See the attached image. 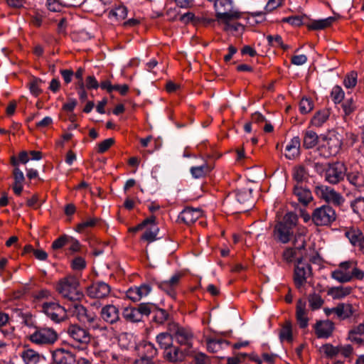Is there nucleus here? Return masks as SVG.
<instances>
[{
  "mask_svg": "<svg viewBox=\"0 0 364 364\" xmlns=\"http://www.w3.org/2000/svg\"><path fill=\"white\" fill-rule=\"evenodd\" d=\"M296 222L297 216L296 214L293 213H287L283 220L275 225L273 230L274 239L283 244L288 243L293 237Z\"/></svg>",
  "mask_w": 364,
  "mask_h": 364,
  "instance_id": "obj_1",
  "label": "nucleus"
},
{
  "mask_svg": "<svg viewBox=\"0 0 364 364\" xmlns=\"http://www.w3.org/2000/svg\"><path fill=\"white\" fill-rule=\"evenodd\" d=\"M55 288L60 295L71 301H78L83 296L78 278L72 274L60 279Z\"/></svg>",
  "mask_w": 364,
  "mask_h": 364,
  "instance_id": "obj_2",
  "label": "nucleus"
},
{
  "mask_svg": "<svg viewBox=\"0 0 364 364\" xmlns=\"http://www.w3.org/2000/svg\"><path fill=\"white\" fill-rule=\"evenodd\" d=\"M67 333L73 343V346L79 350L85 349L91 341L88 330L77 324L70 325Z\"/></svg>",
  "mask_w": 364,
  "mask_h": 364,
  "instance_id": "obj_3",
  "label": "nucleus"
},
{
  "mask_svg": "<svg viewBox=\"0 0 364 364\" xmlns=\"http://www.w3.org/2000/svg\"><path fill=\"white\" fill-rule=\"evenodd\" d=\"M168 330L180 345L186 346L188 348L192 347L193 335L189 328L182 327L176 323H171L168 324Z\"/></svg>",
  "mask_w": 364,
  "mask_h": 364,
  "instance_id": "obj_4",
  "label": "nucleus"
},
{
  "mask_svg": "<svg viewBox=\"0 0 364 364\" xmlns=\"http://www.w3.org/2000/svg\"><path fill=\"white\" fill-rule=\"evenodd\" d=\"M335 210L329 205L316 208L312 214V220L316 225H328L336 220Z\"/></svg>",
  "mask_w": 364,
  "mask_h": 364,
  "instance_id": "obj_5",
  "label": "nucleus"
},
{
  "mask_svg": "<svg viewBox=\"0 0 364 364\" xmlns=\"http://www.w3.org/2000/svg\"><path fill=\"white\" fill-rule=\"evenodd\" d=\"M347 168L342 162H335L328 166L326 170V180L332 184H336L344 179Z\"/></svg>",
  "mask_w": 364,
  "mask_h": 364,
  "instance_id": "obj_6",
  "label": "nucleus"
},
{
  "mask_svg": "<svg viewBox=\"0 0 364 364\" xmlns=\"http://www.w3.org/2000/svg\"><path fill=\"white\" fill-rule=\"evenodd\" d=\"M311 274V264L299 260L294 268V281L296 287L297 288L304 287Z\"/></svg>",
  "mask_w": 364,
  "mask_h": 364,
  "instance_id": "obj_7",
  "label": "nucleus"
},
{
  "mask_svg": "<svg viewBox=\"0 0 364 364\" xmlns=\"http://www.w3.org/2000/svg\"><path fill=\"white\" fill-rule=\"evenodd\" d=\"M316 192L321 198L335 205H341L345 201L344 198L341 193L326 186L317 187Z\"/></svg>",
  "mask_w": 364,
  "mask_h": 364,
  "instance_id": "obj_8",
  "label": "nucleus"
},
{
  "mask_svg": "<svg viewBox=\"0 0 364 364\" xmlns=\"http://www.w3.org/2000/svg\"><path fill=\"white\" fill-rule=\"evenodd\" d=\"M353 265L354 260H349L340 263L338 267L331 272V277L341 283H346L351 281V272Z\"/></svg>",
  "mask_w": 364,
  "mask_h": 364,
  "instance_id": "obj_9",
  "label": "nucleus"
},
{
  "mask_svg": "<svg viewBox=\"0 0 364 364\" xmlns=\"http://www.w3.org/2000/svg\"><path fill=\"white\" fill-rule=\"evenodd\" d=\"M342 146V139L340 134L337 133H331L324 138L323 146L327 149L326 156H334L337 154Z\"/></svg>",
  "mask_w": 364,
  "mask_h": 364,
  "instance_id": "obj_10",
  "label": "nucleus"
},
{
  "mask_svg": "<svg viewBox=\"0 0 364 364\" xmlns=\"http://www.w3.org/2000/svg\"><path fill=\"white\" fill-rule=\"evenodd\" d=\"M11 164L14 166L13 170L14 181L12 186V188L14 193L17 196H19L23 191L25 177L23 171L18 168V162L14 156L11 157Z\"/></svg>",
  "mask_w": 364,
  "mask_h": 364,
  "instance_id": "obj_11",
  "label": "nucleus"
},
{
  "mask_svg": "<svg viewBox=\"0 0 364 364\" xmlns=\"http://www.w3.org/2000/svg\"><path fill=\"white\" fill-rule=\"evenodd\" d=\"M151 291L149 284H143L140 286L130 287L126 291V296L133 302L140 301L142 298L148 296Z\"/></svg>",
  "mask_w": 364,
  "mask_h": 364,
  "instance_id": "obj_12",
  "label": "nucleus"
},
{
  "mask_svg": "<svg viewBox=\"0 0 364 364\" xmlns=\"http://www.w3.org/2000/svg\"><path fill=\"white\" fill-rule=\"evenodd\" d=\"M345 235L354 247L364 252V235L358 228L354 227L346 228Z\"/></svg>",
  "mask_w": 364,
  "mask_h": 364,
  "instance_id": "obj_13",
  "label": "nucleus"
},
{
  "mask_svg": "<svg viewBox=\"0 0 364 364\" xmlns=\"http://www.w3.org/2000/svg\"><path fill=\"white\" fill-rule=\"evenodd\" d=\"M110 293V287L105 282H96L88 287L87 295L91 298L102 299Z\"/></svg>",
  "mask_w": 364,
  "mask_h": 364,
  "instance_id": "obj_14",
  "label": "nucleus"
},
{
  "mask_svg": "<svg viewBox=\"0 0 364 364\" xmlns=\"http://www.w3.org/2000/svg\"><path fill=\"white\" fill-rule=\"evenodd\" d=\"M47 316L54 322L60 323L66 318V310L58 304L47 302Z\"/></svg>",
  "mask_w": 364,
  "mask_h": 364,
  "instance_id": "obj_15",
  "label": "nucleus"
},
{
  "mask_svg": "<svg viewBox=\"0 0 364 364\" xmlns=\"http://www.w3.org/2000/svg\"><path fill=\"white\" fill-rule=\"evenodd\" d=\"M53 364H73L76 361L75 355L68 350L58 349L52 353Z\"/></svg>",
  "mask_w": 364,
  "mask_h": 364,
  "instance_id": "obj_16",
  "label": "nucleus"
},
{
  "mask_svg": "<svg viewBox=\"0 0 364 364\" xmlns=\"http://www.w3.org/2000/svg\"><path fill=\"white\" fill-rule=\"evenodd\" d=\"M203 212L199 208H186L180 213L178 219L185 224L190 225L202 216Z\"/></svg>",
  "mask_w": 364,
  "mask_h": 364,
  "instance_id": "obj_17",
  "label": "nucleus"
},
{
  "mask_svg": "<svg viewBox=\"0 0 364 364\" xmlns=\"http://www.w3.org/2000/svg\"><path fill=\"white\" fill-rule=\"evenodd\" d=\"M240 18H233L232 19L225 20L220 23L223 26V30L228 33H230L235 36H240L245 31V26L238 22Z\"/></svg>",
  "mask_w": 364,
  "mask_h": 364,
  "instance_id": "obj_18",
  "label": "nucleus"
},
{
  "mask_svg": "<svg viewBox=\"0 0 364 364\" xmlns=\"http://www.w3.org/2000/svg\"><path fill=\"white\" fill-rule=\"evenodd\" d=\"M296 317L299 326L302 328H306L309 323L308 311L306 309V303L305 300L299 299L296 308Z\"/></svg>",
  "mask_w": 364,
  "mask_h": 364,
  "instance_id": "obj_19",
  "label": "nucleus"
},
{
  "mask_svg": "<svg viewBox=\"0 0 364 364\" xmlns=\"http://www.w3.org/2000/svg\"><path fill=\"white\" fill-rule=\"evenodd\" d=\"M100 315L102 318L109 323H114L119 319V309L112 304L102 307Z\"/></svg>",
  "mask_w": 364,
  "mask_h": 364,
  "instance_id": "obj_20",
  "label": "nucleus"
},
{
  "mask_svg": "<svg viewBox=\"0 0 364 364\" xmlns=\"http://www.w3.org/2000/svg\"><path fill=\"white\" fill-rule=\"evenodd\" d=\"M334 328L333 323L331 321H319L315 324V333L318 338H328Z\"/></svg>",
  "mask_w": 364,
  "mask_h": 364,
  "instance_id": "obj_21",
  "label": "nucleus"
},
{
  "mask_svg": "<svg viewBox=\"0 0 364 364\" xmlns=\"http://www.w3.org/2000/svg\"><path fill=\"white\" fill-rule=\"evenodd\" d=\"M163 356L169 362L176 363L183 360L184 353L179 347L171 345L164 350Z\"/></svg>",
  "mask_w": 364,
  "mask_h": 364,
  "instance_id": "obj_22",
  "label": "nucleus"
},
{
  "mask_svg": "<svg viewBox=\"0 0 364 364\" xmlns=\"http://www.w3.org/2000/svg\"><path fill=\"white\" fill-rule=\"evenodd\" d=\"M301 141L299 136L293 137L287 144L285 156L289 159H294L299 155Z\"/></svg>",
  "mask_w": 364,
  "mask_h": 364,
  "instance_id": "obj_23",
  "label": "nucleus"
},
{
  "mask_svg": "<svg viewBox=\"0 0 364 364\" xmlns=\"http://www.w3.org/2000/svg\"><path fill=\"white\" fill-rule=\"evenodd\" d=\"M346 176L348 182L357 188H362L364 186V176L358 169L347 170Z\"/></svg>",
  "mask_w": 364,
  "mask_h": 364,
  "instance_id": "obj_24",
  "label": "nucleus"
},
{
  "mask_svg": "<svg viewBox=\"0 0 364 364\" xmlns=\"http://www.w3.org/2000/svg\"><path fill=\"white\" fill-rule=\"evenodd\" d=\"M21 358L25 364H37L41 360L44 359L43 355L31 348H25L21 353Z\"/></svg>",
  "mask_w": 364,
  "mask_h": 364,
  "instance_id": "obj_25",
  "label": "nucleus"
},
{
  "mask_svg": "<svg viewBox=\"0 0 364 364\" xmlns=\"http://www.w3.org/2000/svg\"><path fill=\"white\" fill-rule=\"evenodd\" d=\"M294 193L298 200L304 205L309 203L313 198L311 191L300 184L294 186Z\"/></svg>",
  "mask_w": 364,
  "mask_h": 364,
  "instance_id": "obj_26",
  "label": "nucleus"
},
{
  "mask_svg": "<svg viewBox=\"0 0 364 364\" xmlns=\"http://www.w3.org/2000/svg\"><path fill=\"white\" fill-rule=\"evenodd\" d=\"M146 230L141 236V240L147 242L148 243L153 242L157 239V235L159 231V228L155 223V220L153 222H149L148 225L146 227Z\"/></svg>",
  "mask_w": 364,
  "mask_h": 364,
  "instance_id": "obj_27",
  "label": "nucleus"
},
{
  "mask_svg": "<svg viewBox=\"0 0 364 364\" xmlns=\"http://www.w3.org/2000/svg\"><path fill=\"white\" fill-rule=\"evenodd\" d=\"M213 169V166L206 162L198 166H192L190 169L192 176L195 178H200L207 176Z\"/></svg>",
  "mask_w": 364,
  "mask_h": 364,
  "instance_id": "obj_28",
  "label": "nucleus"
},
{
  "mask_svg": "<svg viewBox=\"0 0 364 364\" xmlns=\"http://www.w3.org/2000/svg\"><path fill=\"white\" fill-rule=\"evenodd\" d=\"M334 21L333 17L312 20L307 24V27L310 30H321L331 26Z\"/></svg>",
  "mask_w": 364,
  "mask_h": 364,
  "instance_id": "obj_29",
  "label": "nucleus"
},
{
  "mask_svg": "<svg viewBox=\"0 0 364 364\" xmlns=\"http://www.w3.org/2000/svg\"><path fill=\"white\" fill-rule=\"evenodd\" d=\"M351 291V287L340 286L330 288L328 291V295L331 296L333 299H341L349 295Z\"/></svg>",
  "mask_w": 364,
  "mask_h": 364,
  "instance_id": "obj_30",
  "label": "nucleus"
},
{
  "mask_svg": "<svg viewBox=\"0 0 364 364\" xmlns=\"http://www.w3.org/2000/svg\"><path fill=\"white\" fill-rule=\"evenodd\" d=\"M127 16V9L124 6H119L111 9L108 13V18L112 21H120Z\"/></svg>",
  "mask_w": 364,
  "mask_h": 364,
  "instance_id": "obj_31",
  "label": "nucleus"
},
{
  "mask_svg": "<svg viewBox=\"0 0 364 364\" xmlns=\"http://www.w3.org/2000/svg\"><path fill=\"white\" fill-rule=\"evenodd\" d=\"M353 314V306L349 304H340L335 307V314L341 319H346Z\"/></svg>",
  "mask_w": 364,
  "mask_h": 364,
  "instance_id": "obj_32",
  "label": "nucleus"
},
{
  "mask_svg": "<svg viewBox=\"0 0 364 364\" xmlns=\"http://www.w3.org/2000/svg\"><path fill=\"white\" fill-rule=\"evenodd\" d=\"M173 334L171 332L160 333L156 336V341L159 347L164 350L166 348L173 345Z\"/></svg>",
  "mask_w": 364,
  "mask_h": 364,
  "instance_id": "obj_33",
  "label": "nucleus"
},
{
  "mask_svg": "<svg viewBox=\"0 0 364 364\" xmlns=\"http://www.w3.org/2000/svg\"><path fill=\"white\" fill-rule=\"evenodd\" d=\"M94 355L99 358L102 364H108L112 361L118 360V355L109 350H95Z\"/></svg>",
  "mask_w": 364,
  "mask_h": 364,
  "instance_id": "obj_34",
  "label": "nucleus"
},
{
  "mask_svg": "<svg viewBox=\"0 0 364 364\" xmlns=\"http://www.w3.org/2000/svg\"><path fill=\"white\" fill-rule=\"evenodd\" d=\"M279 338L282 341L291 343L293 341V329L291 322L286 321L282 326L279 332Z\"/></svg>",
  "mask_w": 364,
  "mask_h": 364,
  "instance_id": "obj_35",
  "label": "nucleus"
},
{
  "mask_svg": "<svg viewBox=\"0 0 364 364\" xmlns=\"http://www.w3.org/2000/svg\"><path fill=\"white\" fill-rule=\"evenodd\" d=\"M44 82L38 77H32L28 85L32 95L37 97L43 91V85Z\"/></svg>",
  "mask_w": 364,
  "mask_h": 364,
  "instance_id": "obj_36",
  "label": "nucleus"
},
{
  "mask_svg": "<svg viewBox=\"0 0 364 364\" xmlns=\"http://www.w3.org/2000/svg\"><path fill=\"white\" fill-rule=\"evenodd\" d=\"M122 315L124 319L129 322H138L141 320L139 311L134 307L125 308Z\"/></svg>",
  "mask_w": 364,
  "mask_h": 364,
  "instance_id": "obj_37",
  "label": "nucleus"
},
{
  "mask_svg": "<svg viewBox=\"0 0 364 364\" xmlns=\"http://www.w3.org/2000/svg\"><path fill=\"white\" fill-rule=\"evenodd\" d=\"M299 239L301 240V244L296 247V248H287L283 252V259L287 262H291L296 256V249H302L305 247L304 239L299 236Z\"/></svg>",
  "mask_w": 364,
  "mask_h": 364,
  "instance_id": "obj_38",
  "label": "nucleus"
},
{
  "mask_svg": "<svg viewBox=\"0 0 364 364\" xmlns=\"http://www.w3.org/2000/svg\"><path fill=\"white\" fill-rule=\"evenodd\" d=\"M80 322L87 323L90 327L93 329L100 328V320L97 315L93 312H90L87 310L85 315L82 317Z\"/></svg>",
  "mask_w": 364,
  "mask_h": 364,
  "instance_id": "obj_39",
  "label": "nucleus"
},
{
  "mask_svg": "<svg viewBox=\"0 0 364 364\" xmlns=\"http://www.w3.org/2000/svg\"><path fill=\"white\" fill-rule=\"evenodd\" d=\"M80 322L87 323L90 327L93 329L100 328V320L97 315L93 312H90L87 310L85 315L82 317Z\"/></svg>",
  "mask_w": 364,
  "mask_h": 364,
  "instance_id": "obj_40",
  "label": "nucleus"
},
{
  "mask_svg": "<svg viewBox=\"0 0 364 364\" xmlns=\"http://www.w3.org/2000/svg\"><path fill=\"white\" fill-rule=\"evenodd\" d=\"M80 322L87 323L90 327L93 329L100 328V320L97 315L93 312H90L87 310L85 315L82 317Z\"/></svg>",
  "mask_w": 364,
  "mask_h": 364,
  "instance_id": "obj_41",
  "label": "nucleus"
},
{
  "mask_svg": "<svg viewBox=\"0 0 364 364\" xmlns=\"http://www.w3.org/2000/svg\"><path fill=\"white\" fill-rule=\"evenodd\" d=\"M318 135L316 132L309 130L304 135V146L306 149H311L315 146L318 142Z\"/></svg>",
  "mask_w": 364,
  "mask_h": 364,
  "instance_id": "obj_42",
  "label": "nucleus"
},
{
  "mask_svg": "<svg viewBox=\"0 0 364 364\" xmlns=\"http://www.w3.org/2000/svg\"><path fill=\"white\" fill-rule=\"evenodd\" d=\"M293 178L295 181H296V184H300L304 181H306L308 178V173L304 167L303 166H296L293 170Z\"/></svg>",
  "mask_w": 364,
  "mask_h": 364,
  "instance_id": "obj_43",
  "label": "nucleus"
},
{
  "mask_svg": "<svg viewBox=\"0 0 364 364\" xmlns=\"http://www.w3.org/2000/svg\"><path fill=\"white\" fill-rule=\"evenodd\" d=\"M99 220L97 218H90L85 221L77 224L75 230L78 232H85L87 229L94 228L97 224Z\"/></svg>",
  "mask_w": 364,
  "mask_h": 364,
  "instance_id": "obj_44",
  "label": "nucleus"
},
{
  "mask_svg": "<svg viewBox=\"0 0 364 364\" xmlns=\"http://www.w3.org/2000/svg\"><path fill=\"white\" fill-rule=\"evenodd\" d=\"M308 301L310 309L312 311L319 309L323 304V299L318 294H311L308 296Z\"/></svg>",
  "mask_w": 364,
  "mask_h": 364,
  "instance_id": "obj_45",
  "label": "nucleus"
},
{
  "mask_svg": "<svg viewBox=\"0 0 364 364\" xmlns=\"http://www.w3.org/2000/svg\"><path fill=\"white\" fill-rule=\"evenodd\" d=\"M329 112L328 110H321L316 113L311 119V124L316 127H321L328 118Z\"/></svg>",
  "mask_w": 364,
  "mask_h": 364,
  "instance_id": "obj_46",
  "label": "nucleus"
},
{
  "mask_svg": "<svg viewBox=\"0 0 364 364\" xmlns=\"http://www.w3.org/2000/svg\"><path fill=\"white\" fill-rule=\"evenodd\" d=\"M237 200L242 204H245L252 200V190L250 188H242L237 191Z\"/></svg>",
  "mask_w": 364,
  "mask_h": 364,
  "instance_id": "obj_47",
  "label": "nucleus"
},
{
  "mask_svg": "<svg viewBox=\"0 0 364 364\" xmlns=\"http://www.w3.org/2000/svg\"><path fill=\"white\" fill-rule=\"evenodd\" d=\"M267 40L268 43L273 47L281 48L284 50L289 48V46L283 43L282 38L279 35H269L267 36Z\"/></svg>",
  "mask_w": 364,
  "mask_h": 364,
  "instance_id": "obj_48",
  "label": "nucleus"
},
{
  "mask_svg": "<svg viewBox=\"0 0 364 364\" xmlns=\"http://www.w3.org/2000/svg\"><path fill=\"white\" fill-rule=\"evenodd\" d=\"M321 351L327 357L333 358L338 355V346H334L330 343L323 345L321 347Z\"/></svg>",
  "mask_w": 364,
  "mask_h": 364,
  "instance_id": "obj_49",
  "label": "nucleus"
},
{
  "mask_svg": "<svg viewBox=\"0 0 364 364\" xmlns=\"http://www.w3.org/2000/svg\"><path fill=\"white\" fill-rule=\"evenodd\" d=\"M351 208L355 213L364 218V197L355 199L351 203Z\"/></svg>",
  "mask_w": 364,
  "mask_h": 364,
  "instance_id": "obj_50",
  "label": "nucleus"
},
{
  "mask_svg": "<svg viewBox=\"0 0 364 364\" xmlns=\"http://www.w3.org/2000/svg\"><path fill=\"white\" fill-rule=\"evenodd\" d=\"M56 19H55L54 17L51 16L50 12H47V18L50 21L54 20L58 21V31L59 33H64L66 28L65 19L59 14L56 15Z\"/></svg>",
  "mask_w": 364,
  "mask_h": 364,
  "instance_id": "obj_51",
  "label": "nucleus"
},
{
  "mask_svg": "<svg viewBox=\"0 0 364 364\" xmlns=\"http://www.w3.org/2000/svg\"><path fill=\"white\" fill-rule=\"evenodd\" d=\"M36 328H37L35 326ZM30 341L36 344L41 345L46 343V334L41 330L36 329V331L30 335Z\"/></svg>",
  "mask_w": 364,
  "mask_h": 364,
  "instance_id": "obj_52",
  "label": "nucleus"
},
{
  "mask_svg": "<svg viewBox=\"0 0 364 364\" xmlns=\"http://www.w3.org/2000/svg\"><path fill=\"white\" fill-rule=\"evenodd\" d=\"M314 108V102L311 99L302 98L299 102V110L305 114L310 112Z\"/></svg>",
  "mask_w": 364,
  "mask_h": 364,
  "instance_id": "obj_53",
  "label": "nucleus"
},
{
  "mask_svg": "<svg viewBox=\"0 0 364 364\" xmlns=\"http://www.w3.org/2000/svg\"><path fill=\"white\" fill-rule=\"evenodd\" d=\"M136 309L139 311L141 318L144 315L149 316L156 309V306L151 303H141Z\"/></svg>",
  "mask_w": 364,
  "mask_h": 364,
  "instance_id": "obj_54",
  "label": "nucleus"
},
{
  "mask_svg": "<svg viewBox=\"0 0 364 364\" xmlns=\"http://www.w3.org/2000/svg\"><path fill=\"white\" fill-rule=\"evenodd\" d=\"M357 73L350 72L344 78L343 84L346 88H353L357 84Z\"/></svg>",
  "mask_w": 364,
  "mask_h": 364,
  "instance_id": "obj_55",
  "label": "nucleus"
},
{
  "mask_svg": "<svg viewBox=\"0 0 364 364\" xmlns=\"http://www.w3.org/2000/svg\"><path fill=\"white\" fill-rule=\"evenodd\" d=\"M70 310L80 321H81L87 311V309L82 305L77 303L73 304Z\"/></svg>",
  "mask_w": 364,
  "mask_h": 364,
  "instance_id": "obj_56",
  "label": "nucleus"
},
{
  "mask_svg": "<svg viewBox=\"0 0 364 364\" xmlns=\"http://www.w3.org/2000/svg\"><path fill=\"white\" fill-rule=\"evenodd\" d=\"M345 93L341 87L334 86L331 91V97L335 103H340L344 98Z\"/></svg>",
  "mask_w": 364,
  "mask_h": 364,
  "instance_id": "obj_57",
  "label": "nucleus"
},
{
  "mask_svg": "<svg viewBox=\"0 0 364 364\" xmlns=\"http://www.w3.org/2000/svg\"><path fill=\"white\" fill-rule=\"evenodd\" d=\"M71 268L75 271H82L86 267V262L84 258L77 257L71 262Z\"/></svg>",
  "mask_w": 364,
  "mask_h": 364,
  "instance_id": "obj_58",
  "label": "nucleus"
},
{
  "mask_svg": "<svg viewBox=\"0 0 364 364\" xmlns=\"http://www.w3.org/2000/svg\"><path fill=\"white\" fill-rule=\"evenodd\" d=\"M159 287L164 291L168 295H169L171 298H176V291L175 287L171 285L168 282L163 281L159 283Z\"/></svg>",
  "mask_w": 364,
  "mask_h": 364,
  "instance_id": "obj_59",
  "label": "nucleus"
},
{
  "mask_svg": "<svg viewBox=\"0 0 364 364\" xmlns=\"http://www.w3.org/2000/svg\"><path fill=\"white\" fill-rule=\"evenodd\" d=\"M222 344L220 340L210 339L207 341V348L211 353H216L222 348Z\"/></svg>",
  "mask_w": 364,
  "mask_h": 364,
  "instance_id": "obj_60",
  "label": "nucleus"
},
{
  "mask_svg": "<svg viewBox=\"0 0 364 364\" xmlns=\"http://www.w3.org/2000/svg\"><path fill=\"white\" fill-rule=\"evenodd\" d=\"M114 143L112 138H109L101 141L97 145V152L102 154L107 151Z\"/></svg>",
  "mask_w": 364,
  "mask_h": 364,
  "instance_id": "obj_61",
  "label": "nucleus"
},
{
  "mask_svg": "<svg viewBox=\"0 0 364 364\" xmlns=\"http://www.w3.org/2000/svg\"><path fill=\"white\" fill-rule=\"evenodd\" d=\"M145 355L142 358H152L157 355V349L155 348L154 344L148 343L144 346Z\"/></svg>",
  "mask_w": 364,
  "mask_h": 364,
  "instance_id": "obj_62",
  "label": "nucleus"
},
{
  "mask_svg": "<svg viewBox=\"0 0 364 364\" xmlns=\"http://www.w3.org/2000/svg\"><path fill=\"white\" fill-rule=\"evenodd\" d=\"M168 318V314L162 309H157L155 311L154 319L159 323H163Z\"/></svg>",
  "mask_w": 364,
  "mask_h": 364,
  "instance_id": "obj_63",
  "label": "nucleus"
},
{
  "mask_svg": "<svg viewBox=\"0 0 364 364\" xmlns=\"http://www.w3.org/2000/svg\"><path fill=\"white\" fill-rule=\"evenodd\" d=\"M343 112L346 115L351 114L355 109V104L352 98L346 100L342 105Z\"/></svg>",
  "mask_w": 364,
  "mask_h": 364,
  "instance_id": "obj_64",
  "label": "nucleus"
}]
</instances>
